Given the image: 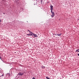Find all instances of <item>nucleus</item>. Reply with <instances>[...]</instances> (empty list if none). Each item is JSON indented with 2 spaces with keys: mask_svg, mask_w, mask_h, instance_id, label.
<instances>
[{
  "mask_svg": "<svg viewBox=\"0 0 79 79\" xmlns=\"http://www.w3.org/2000/svg\"><path fill=\"white\" fill-rule=\"evenodd\" d=\"M23 74H24L23 73H21V72H19L18 74V75H19V76H23Z\"/></svg>",
  "mask_w": 79,
  "mask_h": 79,
  "instance_id": "obj_2",
  "label": "nucleus"
},
{
  "mask_svg": "<svg viewBox=\"0 0 79 79\" xmlns=\"http://www.w3.org/2000/svg\"><path fill=\"white\" fill-rule=\"evenodd\" d=\"M33 35L34 36V37H38V36H37V35L35 34H34L33 33Z\"/></svg>",
  "mask_w": 79,
  "mask_h": 79,
  "instance_id": "obj_3",
  "label": "nucleus"
},
{
  "mask_svg": "<svg viewBox=\"0 0 79 79\" xmlns=\"http://www.w3.org/2000/svg\"><path fill=\"white\" fill-rule=\"evenodd\" d=\"M51 11H53V6H51Z\"/></svg>",
  "mask_w": 79,
  "mask_h": 79,
  "instance_id": "obj_5",
  "label": "nucleus"
},
{
  "mask_svg": "<svg viewBox=\"0 0 79 79\" xmlns=\"http://www.w3.org/2000/svg\"><path fill=\"white\" fill-rule=\"evenodd\" d=\"M46 78L47 79H50V78H49V77H46Z\"/></svg>",
  "mask_w": 79,
  "mask_h": 79,
  "instance_id": "obj_9",
  "label": "nucleus"
},
{
  "mask_svg": "<svg viewBox=\"0 0 79 79\" xmlns=\"http://www.w3.org/2000/svg\"><path fill=\"white\" fill-rule=\"evenodd\" d=\"M51 13L52 14V15H51L52 18L54 17V16H55V13L53 12V10L51 11Z\"/></svg>",
  "mask_w": 79,
  "mask_h": 79,
  "instance_id": "obj_1",
  "label": "nucleus"
},
{
  "mask_svg": "<svg viewBox=\"0 0 79 79\" xmlns=\"http://www.w3.org/2000/svg\"><path fill=\"white\" fill-rule=\"evenodd\" d=\"M77 55H78V56H79V53L77 54Z\"/></svg>",
  "mask_w": 79,
  "mask_h": 79,
  "instance_id": "obj_14",
  "label": "nucleus"
},
{
  "mask_svg": "<svg viewBox=\"0 0 79 79\" xmlns=\"http://www.w3.org/2000/svg\"><path fill=\"white\" fill-rule=\"evenodd\" d=\"M0 59H2L1 58V57H0Z\"/></svg>",
  "mask_w": 79,
  "mask_h": 79,
  "instance_id": "obj_15",
  "label": "nucleus"
},
{
  "mask_svg": "<svg viewBox=\"0 0 79 79\" xmlns=\"http://www.w3.org/2000/svg\"><path fill=\"white\" fill-rule=\"evenodd\" d=\"M61 34H57V35H58V36H61Z\"/></svg>",
  "mask_w": 79,
  "mask_h": 79,
  "instance_id": "obj_6",
  "label": "nucleus"
},
{
  "mask_svg": "<svg viewBox=\"0 0 79 79\" xmlns=\"http://www.w3.org/2000/svg\"><path fill=\"white\" fill-rule=\"evenodd\" d=\"M27 35H31L30 34H27Z\"/></svg>",
  "mask_w": 79,
  "mask_h": 79,
  "instance_id": "obj_10",
  "label": "nucleus"
},
{
  "mask_svg": "<svg viewBox=\"0 0 79 79\" xmlns=\"http://www.w3.org/2000/svg\"><path fill=\"white\" fill-rule=\"evenodd\" d=\"M79 52V49H77V50L76 51V52Z\"/></svg>",
  "mask_w": 79,
  "mask_h": 79,
  "instance_id": "obj_8",
  "label": "nucleus"
},
{
  "mask_svg": "<svg viewBox=\"0 0 79 79\" xmlns=\"http://www.w3.org/2000/svg\"><path fill=\"white\" fill-rule=\"evenodd\" d=\"M45 68V67L44 66H41V68Z\"/></svg>",
  "mask_w": 79,
  "mask_h": 79,
  "instance_id": "obj_7",
  "label": "nucleus"
},
{
  "mask_svg": "<svg viewBox=\"0 0 79 79\" xmlns=\"http://www.w3.org/2000/svg\"><path fill=\"white\" fill-rule=\"evenodd\" d=\"M41 2H42V0H41Z\"/></svg>",
  "mask_w": 79,
  "mask_h": 79,
  "instance_id": "obj_13",
  "label": "nucleus"
},
{
  "mask_svg": "<svg viewBox=\"0 0 79 79\" xmlns=\"http://www.w3.org/2000/svg\"><path fill=\"white\" fill-rule=\"evenodd\" d=\"M28 31L29 32H31V31H29V30H28Z\"/></svg>",
  "mask_w": 79,
  "mask_h": 79,
  "instance_id": "obj_12",
  "label": "nucleus"
},
{
  "mask_svg": "<svg viewBox=\"0 0 79 79\" xmlns=\"http://www.w3.org/2000/svg\"><path fill=\"white\" fill-rule=\"evenodd\" d=\"M3 75H2L1 76V77H3Z\"/></svg>",
  "mask_w": 79,
  "mask_h": 79,
  "instance_id": "obj_11",
  "label": "nucleus"
},
{
  "mask_svg": "<svg viewBox=\"0 0 79 79\" xmlns=\"http://www.w3.org/2000/svg\"><path fill=\"white\" fill-rule=\"evenodd\" d=\"M30 35H32L33 36V34L34 33L32 32L31 31H30Z\"/></svg>",
  "mask_w": 79,
  "mask_h": 79,
  "instance_id": "obj_4",
  "label": "nucleus"
}]
</instances>
